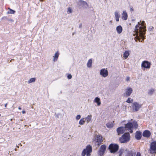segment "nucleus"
Instances as JSON below:
<instances>
[{
  "mask_svg": "<svg viewBox=\"0 0 156 156\" xmlns=\"http://www.w3.org/2000/svg\"><path fill=\"white\" fill-rule=\"evenodd\" d=\"M94 101L97 104V105L98 106H99L101 105L100 99L98 97L95 98L94 100Z\"/></svg>",
  "mask_w": 156,
  "mask_h": 156,
  "instance_id": "a211bd4d",
  "label": "nucleus"
},
{
  "mask_svg": "<svg viewBox=\"0 0 156 156\" xmlns=\"http://www.w3.org/2000/svg\"><path fill=\"white\" fill-rule=\"evenodd\" d=\"M132 122H129L126 124L125 125V128L126 130H128L129 131L130 133L133 132V128H136L138 125L137 122L136 121H133Z\"/></svg>",
  "mask_w": 156,
  "mask_h": 156,
  "instance_id": "f03ea898",
  "label": "nucleus"
},
{
  "mask_svg": "<svg viewBox=\"0 0 156 156\" xmlns=\"http://www.w3.org/2000/svg\"><path fill=\"white\" fill-rule=\"evenodd\" d=\"M130 10H131V11H133V9L132 8H130Z\"/></svg>",
  "mask_w": 156,
  "mask_h": 156,
  "instance_id": "4c0bfd02",
  "label": "nucleus"
},
{
  "mask_svg": "<svg viewBox=\"0 0 156 156\" xmlns=\"http://www.w3.org/2000/svg\"><path fill=\"white\" fill-rule=\"evenodd\" d=\"M151 63L147 61H144L141 63V67L142 69L145 70L146 69H149L151 67Z\"/></svg>",
  "mask_w": 156,
  "mask_h": 156,
  "instance_id": "423d86ee",
  "label": "nucleus"
},
{
  "mask_svg": "<svg viewBox=\"0 0 156 156\" xmlns=\"http://www.w3.org/2000/svg\"><path fill=\"white\" fill-rule=\"evenodd\" d=\"M129 55V51H125L123 54V57L125 59L127 58Z\"/></svg>",
  "mask_w": 156,
  "mask_h": 156,
  "instance_id": "412c9836",
  "label": "nucleus"
},
{
  "mask_svg": "<svg viewBox=\"0 0 156 156\" xmlns=\"http://www.w3.org/2000/svg\"><path fill=\"white\" fill-rule=\"evenodd\" d=\"M6 105H7V104H6L5 105V107H6Z\"/></svg>",
  "mask_w": 156,
  "mask_h": 156,
  "instance_id": "a19ab883",
  "label": "nucleus"
},
{
  "mask_svg": "<svg viewBox=\"0 0 156 156\" xmlns=\"http://www.w3.org/2000/svg\"><path fill=\"white\" fill-rule=\"evenodd\" d=\"M67 78L68 79H70L72 78V76L71 74H69L67 76Z\"/></svg>",
  "mask_w": 156,
  "mask_h": 156,
  "instance_id": "72a5a7b5",
  "label": "nucleus"
},
{
  "mask_svg": "<svg viewBox=\"0 0 156 156\" xmlns=\"http://www.w3.org/2000/svg\"><path fill=\"white\" fill-rule=\"evenodd\" d=\"M132 105V111L133 112L138 111L140 108L141 107V105L136 102H133Z\"/></svg>",
  "mask_w": 156,
  "mask_h": 156,
  "instance_id": "9d476101",
  "label": "nucleus"
},
{
  "mask_svg": "<svg viewBox=\"0 0 156 156\" xmlns=\"http://www.w3.org/2000/svg\"><path fill=\"white\" fill-rule=\"evenodd\" d=\"M18 109H19L20 110L21 109V108L20 107H19Z\"/></svg>",
  "mask_w": 156,
  "mask_h": 156,
  "instance_id": "ea45409f",
  "label": "nucleus"
},
{
  "mask_svg": "<svg viewBox=\"0 0 156 156\" xmlns=\"http://www.w3.org/2000/svg\"><path fill=\"white\" fill-rule=\"evenodd\" d=\"M92 60L91 59H90L88 61V62L87 63V67L89 68H90L91 67L92 64Z\"/></svg>",
  "mask_w": 156,
  "mask_h": 156,
  "instance_id": "5701e85b",
  "label": "nucleus"
},
{
  "mask_svg": "<svg viewBox=\"0 0 156 156\" xmlns=\"http://www.w3.org/2000/svg\"><path fill=\"white\" fill-rule=\"evenodd\" d=\"M113 124L112 122H109L107 124L106 126L108 128H111L113 127Z\"/></svg>",
  "mask_w": 156,
  "mask_h": 156,
  "instance_id": "393cba45",
  "label": "nucleus"
},
{
  "mask_svg": "<svg viewBox=\"0 0 156 156\" xmlns=\"http://www.w3.org/2000/svg\"><path fill=\"white\" fill-rule=\"evenodd\" d=\"M8 9L9 10V11L8 12V14H14L16 12L15 11L10 9L9 8Z\"/></svg>",
  "mask_w": 156,
  "mask_h": 156,
  "instance_id": "bb28decb",
  "label": "nucleus"
},
{
  "mask_svg": "<svg viewBox=\"0 0 156 156\" xmlns=\"http://www.w3.org/2000/svg\"><path fill=\"white\" fill-rule=\"evenodd\" d=\"M133 91L132 89L130 87H127L125 90V93L124 94L125 96L126 97L129 96Z\"/></svg>",
  "mask_w": 156,
  "mask_h": 156,
  "instance_id": "9b49d317",
  "label": "nucleus"
},
{
  "mask_svg": "<svg viewBox=\"0 0 156 156\" xmlns=\"http://www.w3.org/2000/svg\"><path fill=\"white\" fill-rule=\"evenodd\" d=\"M102 137L100 135H95L93 138V142L95 145L99 146L103 141Z\"/></svg>",
  "mask_w": 156,
  "mask_h": 156,
  "instance_id": "20e7f679",
  "label": "nucleus"
},
{
  "mask_svg": "<svg viewBox=\"0 0 156 156\" xmlns=\"http://www.w3.org/2000/svg\"><path fill=\"white\" fill-rule=\"evenodd\" d=\"M100 76L104 77L105 78L108 75V72L107 68L101 69L100 71Z\"/></svg>",
  "mask_w": 156,
  "mask_h": 156,
  "instance_id": "6e6552de",
  "label": "nucleus"
},
{
  "mask_svg": "<svg viewBox=\"0 0 156 156\" xmlns=\"http://www.w3.org/2000/svg\"><path fill=\"white\" fill-rule=\"evenodd\" d=\"M104 152L99 149L98 153V156H102L104 155Z\"/></svg>",
  "mask_w": 156,
  "mask_h": 156,
  "instance_id": "c85d7f7f",
  "label": "nucleus"
},
{
  "mask_svg": "<svg viewBox=\"0 0 156 156\" xmlns=\"http://www.w3.org/2000/svg\"><path fill=\"white\" fill-rule=\"evenodd\" d=\"M92 151V148L91 146L90 145H88L87 146L86 149H84L82 153V156H85L86 154L87 156H90V153Z\"/></svg>",
  "mask_w": 156,
  "mask_h": 156,
  "instance_id": "39448f33",
  "label": "nucleus"
},
{
  "mask_svg": "<svg viewBox=\"0 0 156 156\" xmlns=\"http://www.w3.org/2000/svg\"><path fill=\"white\" fill-rule=\"evenodd\" d=\"M92 119V115H88L85 118L87 123L89 122Z\"/></svg>",
  "mask_w": 156,
  "mask_h": 156,
  "instance_id": "4be33fe9",
  "label": "nucleus"
},
{
  "mask_svg": "<svg viewBox=\"0 0 156 156\" xmlns=\"http://www.w3.org/2000/svg\"><path fill=\"white\" fill-rule=\"evenodd\" d=\"M72 9L70 8H68L67 9V12L68 13H71L72 12Z\"/></svg>",
  "mask_w": 156,
  "mask_h": 156,
  "instance_id": "2f4dec72",
  "label": "nucleus"
},
{
  "mask_svg": "<svg viewBox=\"0 0 156 156\" xmlns=\"http://www.w3.org/2000/svg\"><path fill=\"white\" fill-rule=\"evenodd\" d=\"M130 80V77L129 76H127L126 77V80L127 81H129Z\"/></svg>",
  "mask_w": 156,
  "mask_h": 156,
  "instance_id": "f704fd0d",
  "label": "nucleus"
},
{
  "mask_svg": "<svg viewBox=\"0 0 156 156\" xmlns=\"http://www.w3.org/2000/svg\"><path fill=\"white\" fill-rule=\"evenodd\" d=\"M79 4L83 7L87 8L88 7V4L87 3L84 1H80L79 2Z\"/></svg>",
  "mask_w": 156,
  "mask_h": 156,
  "instance_id": "2eb2a0df",
  "label": "nucleus"
},
{
  "mask_svg": "<svg viewBox=\"0 0 156 156\" xmlns=\"http://www.w3.org/2000/svg\"><path fill=\"white\" fill-rule=\"evenodd\" d=\"M151 135V133L150 131L148 130H146L144 131L143 133V135L145 137H149Z\"/></svg>",
  "mask_w": 156,
  "mask_h": 156,
  "instance_id": "4468645a",
  "label": "nucleus"
},
{
  "mask_svg": "<svg viewBox=\"0 0 156 156\" xmlns=\"http://www.w3.org/2000/svg\"><path fill=\"white\" fill-rule=\"evenodd\" d=\"M146 30L145 23L144 21L138 22V24L135 27L134 36L136 35L135 37L136 41L138 40L139 41L142 42L145 38L144 35Z\"/></svg>",
  "mask_w": 156,
  "mask_h": 156,
  "instance_id": "f257e3e1",
  "label": "nucleus"
},
{
  "mask_svg": "<svg viewBox=\"0 0 156 156\" xmlns=\"http://www.w3.org/2000/svg\"><path fill=\"white\" fill-rule=\"evenodd\" d=\"M36 80V79L34 78H31L28 81V83H31L34 82Z\"/></svg>",
  "mask_w": 156,
  "mask_h": 156,
  "instance_id": "c756f323",
  "label": "nucleus"
},
{
  "mask_svg": "<svg viewBox=\"0 0 156 156\" xmlns=\"http://www.w3.org/2000/svg\"><path fill=\"white\" fill-rule=\"evenodd\" d=\"M116 30L118 34H120L122 32V28L121 26L119 25L116 27Z\"/></svg>",
  "mask_w": 156,
  "mask_h": 156,
  "instance_id": "dca6fc26",
  "label": "nucleus"
},
{
  "mask_svg": "<svg viewBox=\"0 0 156 156\" xmlns=\"http://www.w3.org/2000/svg\"><path fill=\"white\" fill-rule=\"evenodd\" d=\"M85 122V118H83L81 119L79 122V124L80 125H83L84 124Z\"/></svg>",
  "mask_w": 156,
  "mask_h": 156,
  "instance_id": "cd10ccee",
  "label": "nucleus"
},
{
  "mask_svg": "<svg viewBox=\"0 0 156 156\" xmlns=\"http://www.w3.org/2000/svg\"><path fill=\"white\" fill-rule=\"evenodd\" d=\"M81 118V115H78L76 117V120H79Z\"/></svg>",
  "mask_w": 156,
  "mask_h": 156,
  "instance_id": "473e14b6",
  "label": "nucleus"
},
{
  "mask_svg": "<svg viewBox=\"0 0 156 156\" xmlns=\"http://www.w3.org/2000/svg\"><path fill=\"white\" fill-rule=\"evenodd\" d=\"M114 15L115 17V20L117 22L119 21L120 15L118 11H115L114 13Z\"/></svg>",
  "mask_w": 156,
  "mask_h": 156,
  "instance_id": "f3484780",
  "label": "nucleus"
},
{
  "mask_svg": "<svg viewBox=\"0 0 156 156\" xmlns=\"http://www.w3.org/2000/svg\"><path fill=\"white\" fill-rule=\"evenodd\" d=\"M119 147V146L117 144H112L109 145V149L111 153H114L118 151Z\"/></svg>",
  "mask_w": 156,
  "mask_h": 156,
  "instance_id": "0eeeda50",
  "label": "nucleus"
},
{
  "mask_svg": "<svg viewBox=\"0 0 156 156\" xmlns=\"http://www.w3.org/2000/svg\"><path fill=\"white\" fill-rule=\"evenodd\" d=\"M106 146L105 145H102L101 146L100 148V149L102 151H103L104 152H105V151L106 150Z\"/></svg>",
  "mask_w": 156,
  "mask_h": 156,
  "instance_id": "b1692460",
  "label": "nucleus"
},
{
  "mask_svg": "<svg viewBox=\"0 0 156 156\" xmlns=\"http://www.w3.org/2000/svg\"><path fill=\"white\" fill-rule=\"evenodd\" d=\"M141 136V133L139 131L136 132L135 134V138L136 139H140Z\"/></svg>",
  "mask_w": 156,
  "mask_h": 156,
  "instance_id": "6ab92c4d",
  "label": "nucleus"
},
{
  "mask_svg": "<svg viewBox=\"0 0 156 156\" xmlns=\"http://www.w3.org/2000/svg\"><path fill=\"white\" fill-rule=\"evenodd\" d=\"M41 0H40V1H41Z\"/></svg>",
  "mask_w": 156,
  "mask_h": 156,
  "instance_id": "79ce46f5",
  "label": "nucleus"
},
{
  "mask_svg": "<svg viewBox=\"0 0 156 156\" xmlns=\"http://www.w3.org/2000/svg\"><path fill=\"white\" fill-rule=\"evenodd\" d=\"M154 91V90L153 89L149 90L148 91V94L149 95H151L153 94Z\"/></svg>",
  "mask_w": 156,
  "mask_h": 156,
  "instance_id": "a878e982",
  "label": "nucleus"
},
{
  "mask_svg": "<svg viewBox=\"0 0 156 156\" xmlns=\"http://www.w3.org/2000/svg\"><path fill=\"white\" fill-rule=\"evenodd\" d=\"M130 138V136L129 133H126L119 138V141L121 143H125L129 142Z\"/></svg>",
  "mask_w": 156,
  "mask_h": 156,
  "instance_id": "7ed1b4c3",
  "label": "nucleus"
},
{
  "mask_svg": "<svg viewBox=\"0 0 156 156\" xmlns=\"http://www.w3.org/2000/svg\"><path fill=\"white\" fill-rule=\"evenodd\" d=\"M128 15L126 11H124L122 14V18L123 20H127Z\"/></svg>",
  "mask_w": 156,
  "mask_h": 156,
  "instance_id": "ddd939ff",
  "label": "nucleus"
},
{
  "mask_svg": "<svg viewBox=\"0 0 156 156\" xmlns=\"http://www.w3.org/2000/svg\"><path fill=\"white\" fill-rule=\"evenodd\" d=\"M129 156H133V155L131 154H129Z\"/></svg>",
  "mask_w": 156,
  "mask_h": 156,
  "instance_id": "58836bf2",
  "label": "nucleus"
},
{
  "mask_svg": "<svg viewBox=\"0 0 156 156\" xmlns=\"http://www.w3.org/2000/svg\"><path fill=\"white\" fill-rule=\"evenodd\" d=\"M59 55V53L58 51H57L55 53L54 55L53 56L54 62H55L57 60Z\"/></svg>",
  "mask_w": 156,
  "mask_h": 156,
  "instance_id": "aec40b11",
  "label": "nucleus"
},
{
  "mask_svg": "<svg viewBox=\"0 0 156 156\" xmlns=\"http://www.w3.org/2000/svg\"><path fill=\"white\" fill-rule=\"evenodd\" d=\"M150 153L153 154L156 153V142H153L151 143L149 149Z\"/></svg>",
  "mask_w": 156,
  "mask_h": 156,
  "instance_id": "1a4fd4ad",
  "label": "nucleus"
},
{
  "mask_svg": "<svg viewBox=\"0 0 156 156\" xmlns=\"http://www.w3.org/2000/svg\"><path fill=\"white\" fill-rule=\"evenodd\" d=\"M133 99H131L130 98H129L126 101V102L128 103H132L133 101Z\"/></svg>",
  "mask_w": 156,
  "mask_h": 156,
  "instance_id": "7c9ffc66",
  "label": "nucleus"
},
{
  "mask_svg": "<svg viewBox=\"0 0 156 156\" xmlns=\"http://www.w3.org/2000/svg\"><path fill=\"white\" fill-rule=\"evenodd\" d=\"M22 113L23 114H25L26 113V111H25V110H23L22 111Z\"/></svg>",
  "mask_w": 156,
  "mask_h": 156,
  "instance_id": "e433bc0d",
  "label": "nucleus"
},
{
  "mask_svg": "<svg viewBox=\"0 0 156 156\" xmlns=\"http://www.w3.org/2000/svg\"><path fill=\"white\" fill-rule=\"evenodd\" d=\"M136 156H140V152H137Z\"/></svg>",
  "mask_w": 156,
  "mask_h": 156,
  "instance_id": "c9c22d12",
  "label": "nucleus"
},
{
  "mask_svg": "<svg viewBox=\"0 0 156 156\" xmlns=\"http://www.w3.org/2000/svg\"><path fill=\"white\" fill-rule=\"evenodd\" d=\"M126 130L125 127H120L117 128L116 131L118 135H119L123 133Z\"/></svg>",
  "mask_w": 156,
  "mask_h": 156,
  "instance_id": "f8f14e48",
  "label": "nucleus"
}]
</instances>
